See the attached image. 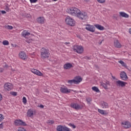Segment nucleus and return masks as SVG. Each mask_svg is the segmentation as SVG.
I'll list each match as a JSON object with an SVG mask.
<instances>
[{
  "instance_id": "obj_1",
  "label": "nucleus",
  "mask_w": 131,
  "mask_h": 131,
  "mask_svg": "<svg viewBox=\"0 0 131 131\" xmlns=\"http://www.w3.org/2000/svg\"><path fill=\"white\" fill-rule=\"evenodd\" d=\"M41 58L42 59H48L50 57V51L45 48H42L41 49Z\"/></svg>"
},
{
  "instance_id": "obj_2",
  "label": "nucleus",
  "mask_w": 131,
  "mask_h": 131,
  "mask_svg": "<svg viewBox=\"0 0 131 131\" xmlns=\"http://www.w3.org/2000/svg\"><path fill=\"white\" fill-rule=\"evenodd\" d=\"M71 108H73V109H75V110H81L83 108V105L79 104L78 103L73 102L70 104Z\"/></svg>"
},
{
  "instance_id": "obj_3",
  "label": "nucleus",
  "mask_w": 131,
  "mask_h": 131,
  "mask_svg": "<svg viewBox=\"0 0 131 131\" xmlns=\"http://www.w3.org/2000/svg\"><path fill=\"white\" fill-rule=\"evenodd\" d=\"M80 10L77 8H71L70 9L69 13L72 16L77 17V15L79 14Z\"/></svg>"
},
{
  "instance_id": "obj_4",
  "label": "nucleus",
  "mask_w": 131,
  "mask_h": 131,
  "mask_svg": "<svg viewBox=\"0 0 131 131\" xmlns=\"http://www.w3.org/2000/svg\"><path fill=\"white\" fill-rule=\"evenodd\" d=\"M77 18H78L79 20H86L88 18V13H86L85 12H81L80 11Z\"/></svg>"
},
{
  "instance_id": "obj_5",
  "label": "nucleus",
  "mask_w": 131,
  "mask_h": 131,
  "mask_svg": "<svg viewBox=\"0 0 131 131\" xmlns=\"http://www.w3.org/2000/svg\"><path fill=\"white\" fill-rule=\"evenodd\" d=\"M73 50L74 52H75L78 54H81L83 52V47L81 46L75 45L73 46Z\"/></svg>"
},
{
  "instance_id": "obj_6",
  "label": "nucleus",
  "mask_w": 131,
  "mask_h": 131,
  "mask_svg": "<svg viewBox=\"0 0 131 131\" xmlns=\"http://www.w3.org/2000/svg\"><path fill=\"white\" fill-rule=\"evenodd\" d=\"M66 22L67 24L70 26H74V25H75V21L70 16H67L66 17Z\"/></svg>"
},
{
  "instance_id": "obj_7",
  "label": "nucleus",
  "mask_w": 131,
  "mask_h": 131,
  "mask_svg": "<svg viewBox=\"0 0 131 131\" xmlns=\"http://www.w3.org/2000/svg\"><path fill=\"white\" fill-rule=\"evenodd\" d=\"M15 125H16L17 126L19 125H23L24 126H26L27 124L25 122H24L23 121L21 120H16L14 121Z\"/></svg>"
},
{
  "instance_id": "obj_8",
  "label": "nucleus",
  "mask_w": 131,
  "mask_h": 131,
  "mask_svg": "<svg viewBox=\"0 0 131 131\" xmlns=\"http://www.w3.org/2000/svg\"><path fill=\"white\" fill-rule=\"evenodd\" d=\"M4 89L6 91H11V90H13V84L11 83H5Z\"/></svg>"
},
{
  "instance_id": "obj_9",
  "label": "nucleus",
  "mask_w": 131,
  "mask_h": 131,
  "mask_svg": "<svg viewBox=\"0 0 131 131\" xmlns=\"http://www.w3.org/2000/svg\"><path fill=\"white\" fill-rule=\"evenodd\" d=\"M85 29L88 31H90V32H95L96 28L95 27H94V26L86 25V27L85 28Z\"/></svg>"
},
{
  "instance_id": "obj_10",
  "label": "nucleus",
  "mask_w": 131,
  "mask_h": 131,
  "mask_svg": "<svg viewBox=\"0 0 131 131\" xmlns=\"http://www.w3.org/2000/svg\"><path fill=\"white\" fill-rule=\"evenodd\" d=\"M121 125L123 127H124V128H129V127L131 126L130 123H129L128 121H125L122 122Z\"/></svg>"
},
{
  "instance_id": "obj_11",
  "label": "nucleus",
  "mask_w": 131,
  "mask_h": 131,
  "mask_svg": "<svg viewBox=\"0 0 131 131\" xmlns=\"http://www.w3.org/2000/svg\"><path fill=\"white\" fill-rule=\"evenodd\" d=\"M116 84L117 86H121L122 88H123L124 86H125L126 82H123L121 80H118L116 81Z\"/></svg>"
},
{
  "instance_id": "obj_12",
  "label": "nucleus",
  "mask_w": 131,
  "mask_h": 131,
  "mask_svg": "<svg viewBox=\"0 0 131 131\" xmlns=\"http://www.w3.org/2000/svg\"><path fill=\"white\" fill-rule=\"evenodd\" d=\"M60 92L63 94H69L71 92V90L68 89L67 88H60Z\"/></svg>"
},
{
  "instance_id": "obj_13",
  "label": "nucleus",
  "mask_w": 131,
  "mask_h": 131,
  "mask_svg": "<svg viewBox=\"0 0 131 131\" xmlns=\"http://www.w3.org/2000/svg\"><path fill=\"white\" fill-rule=\"evenodd\" d=\"M120 76L122 80H126L127 79V75H126V73H125L124 71L120 73Z\"/></svg>"
},
{
  "instance_id": "obj_14",
  "label": "nucleus",
  "mask_w": 131,
  "mask_h": 131,
  "mask_svg": "<svg viewBox=\"0 0 131 131\" xmlns=\"http://www.w3.org/2000/svg\"><path fill=\"white\" fill-rule=\"evenodd\" d=\"M19 57L20 59H22V60H24L25 61L27 59L26 53L24 52H20L19 54Z\"/></svg>"
},
{
  "instance_id": "obj_15",
  "label": "nucleus",
  "mask_w": 131,
  "mask_h": 131,
  "mask_svg": "<svg viewBox=\"0 0 131 131\" xmlns=\"http://www.w3.org/2000/svg\"><path fill=\"white\" fill-rule=\"evenodd\" d=\"M31 72H32V73H34V74H36V75H38V76H42L43 75L42 73L40 72V71L36 69H32L31 70Z\"/></svg>"
},
{
  "instance_id": "obj_16",
  "label": "nucleus",
  "mask_w": 131,
  "mask_h": 131,
  "mask_svg": "<svg viewBox=\"0 0 131 131\" xmlns=\"http://www.w3.org/2000/svg\"><path fill=\"white\" fill-rule=\"evenodd\" d=\"M66 129H67V127H66V126L61 125L57 126L56 128L57 131H66Z\"/></svg>"
},
{
  "instance_id": "obj_17",
  "label": "nucleus",
  "mask_w": 131,
  "mask_h": 131,
  "mask_svg": "<svg viewBox=\"0 0 131 131\" xmlns=\"http://www.w3.org/2000/svg\"><path fill=\"white\" fill-rule=\"evenodd\" d=\"M114 47H115V48H117L118 49H120V48L122 47L121 44H120L118 39H115L114 41Z\"/></svg>"
},
{
  "instance_id": "obj_18",
  "label": "nucleus",
  "mask_w": 131,
  "mask_h": 131,
  "mask_svg": "<svg viewBox=\"0 0 131 131\" xmlns=\"http://www.w3.org/2000/svg\"><path fill=\"white\" fill-rule=\"evenodd\" d=\"M21 35L22 36H23V37H25V38H27V37H28V36L30 35V33L25 30L22 32Z\"/></svg>"
},
{
  "instance_id": "obj_19",
  "label": "nucleus",
  "mask_w": 131,
  "mask_h": 131,
  "mask_svg": "<svg viewBox=\"0 0 131 131\" xmlns=\"http://www.w3.org/2000/svg\"><path fill=\"white\" fill-rule=\"evenodd\" d=\"M37 22L39 24H43L45 23V17H39L37 18Z\"/></svg>"
},
{
  "instance_id": "obj_20",
  "label": "nucleus",
  "mask_w": 131,
  "mask_h": 131,
  "mask_svg": "<svg viewBox=\"0 0 131 131\" xmlns=\"http://www.w3.org/2000/svg\"><path fill=\"white\" fill-rule=\"evenodd\" d=\"M74 80H75L76 84H78L79 82H81V81H82V78H81L79 76H76L75 77Z\"/></svg>"
},
{
  "instance_id": "obj_21",
  "label": "nucleus",
  "mask_w": 131,
  "mask_h": 131,
  "mask_svg": "<svg viewBox=\"0 0 131 131\" xmlns=\"http://www.w3.org/2000/svg\"><path fill=\"white\" fill-rule=\"evenodd\" d=\"M119 16L120 17H122L123 18H128V17H129L128 14H126L124 12H120Z\"/></svg>"
},
{
  "instance_id": "obj_22",
  "label": "nucleus",
  "mask_w": 131,
  "mask_h": 131,
  "mask_svg": "<svg viewBox=\"0 0 131 131\" xmlns=\"http://www.w3.org/2000/svg\"><path fill=\"white\" fill-rule=\"evenodd\" d=\"M73 66H72V64L70 63H67L63 66L64 69H70V68H72Z\"/></svg>"
},
{
  "instance_id": "obj_23",
  "label": "nucleus",
  "mask_w": 131,
  "mask_h": 131,
  "mask_svg": "<svg viewBox=\"0 0 131 131\" xmlns=\"http://www.w3.org/2000/svg\"><path fill=\"white\" fill-rule=\"evenodd\" d=\"M95 27L97 28V29H98V30H104L105 29V28L99 24H96L94 25Z\"/></svg>"
},
{
  "instance_id": "obj_24",
  "label": "nucleus",
  "mask_w": 131,
  "mask_h": 131,
  "mask_svg": "<svg viewBox=\"0 0 131 131\" xmlns=\"http://www.w3.org/2000/svg\"><path fill=\"white\" fill-rule=\"evenodd\" d=\"M27 115L28 117H32L33 116V111H32L31 109H30L27 112Z\"/></svg>"
},
{
  "instance_id": "obj_25",
  "label": "nucleus",
  "mask_w": 131,
  "mask_h": 131,
  "mask_svg": "<svg viewBox=\"0 0 131 131\" xmlns=\"http://www.w3.org/2000/svg\"><path fill=\"white\" fill-rule=\"evenodd\" d=\"M101 108H108V103H107L106 102H105L104 101L101 102Z\"/></svg>"
},
{
  "instance_id": "obj_26",
  "label": "nucleus",
  "mask_w": 131,
  "mask_h": 131,
  "mask_svg": "<svg viewBox=\"0 0 131 131\" xmlns=\"http://www.w3.org/2000/svg\"><path fill=\"white\" fill-rule=\"evenodd\" d=\"M98 112L102 115H107L108 114V113L106 111L98 109Z\"/></svg>"
},
{
  "instance_id": "obj_27",
  "label": "nucleus",
  "mask_w": 131,
  "mask_h": 131,
  "mask_svg": "<svg viewBox=\"0 0 131 131\" xmlns=\"http://www.w3.org/2000/svg\"><path fill=\"white\" fill-rule=\"evenodd\" d=\"M118 63L121 64L123 67H125L126 69H127V66H126V63H125L122 60H119L118 61Z\"/></svg>"
},
{
  "instance_id": "obj_28",
  "label": "nucleus",
  "mask_w": 131,
  "mask_h": 131,
  "mask_svg": "<svg viewBox=\"0 0 131 131\" xmlns=\"http://www.w3.org/2000/svg\"><path fill=\"white\" fill-rule=\"evenodd\" d=\"M92 90L94 92H96V93H100V90H99V88L97 86H93L92 87Z\"/></svg>"
},
{
  "instance_id": "obj_29",
  "label": "nucleus",
  "mask_w": 131,
  "mask_h": 131,
  "mask_svg": "<svg viewBox=\"0 0 131 131\" xmlns=\"http://www.w3.org/2000/svg\"><path fill=\"white\" fill-rule=\"evenodd\" d=\"M100 85H101V86H103V88H104V89H105V90H107V89H108L107 84H106L105 83L100 82Z\"/></svg>"
},
{
  "instance_id": "obj_30",
  "label": "nucleus",
  "mask_w": 131,
  "mask_h": 131,
  "mask_svg": "<svg viewBox=\"0 0 131 131\" xmlns=\"http://www.w3.org/2000/svg\"><path fill=\"white\" fill-rule=\"evenodd\" d=\"M68 83H70V84H72L73 83H74V84H76V82H75V80L74 79L69 80L68 81Z\"/></svg>"
},
{
  "instance_id": "obj_31",
  "label": "nucleus",
  "mask_w": 131,
  "mask_h": 131,
  "mask_svg": "<svg viewBox=\"0 0 131 131\" xmlns=\"http://www.w3.org/2000/svg\"><path fill=\"white\" fill-rule=\"evenodd\" d=\"M3 45H4V46H9V41L4 40L3 41Z\"/></svg>"
},
{
  "instance_id": "obj_32",
  "label": "nucleus",
  "mask_w": 131,
  "mask_h": 131,
  "mask_svg": "<svg viewBox=\"0 0 131 131\" xmlns=\"http://www.w3.org/2000/svg\"><path fill=\"white\" fill-rule=\"evenodd\" d=\"M86 102H88V104H90L91 102L92 101V98L88 97L86 98Z\"/></svg>"
},
{
  "instance_id": "obj_33",
  "label": "nucleus",
  "mask_w": 131,
  "mask_h": 131,
  "mask_svg": "<svg viewBox=\"0 0 131 131\" xmlns=\"http://www.w3.org/2000/svg\"><path fill=\"white\" fill-rule=\"evenodd\" d=\"M23 103H24V104H26V103H27V99H26V97H24L23 98Z\"/></svg>"
},
{
  "instance_id": "obj_34",
  "label": "nucleus",
  "mask_w": 131,
  "mask_h": 131,
  "mask_svg": "<svg viewBox=\"0 0 131 131\" xmlns=\"http://www.w3.org/2000/svg\"><path fill=\"white\" fill-rule=\"evenodd\" d=\"M26 42H27L28 43H30L31 42H32V39H27L25 40Z\"/></svg>"
},
{
  "instance_id": "obj_35",
  "label": "nucleus",
  "mask_w": 131,
  "mask_h": 131,
  "mask_svg": "<svg viewBox=\"0 0 131 131\" xmlns=\"http://www.w3.org/2000/svg\"><path fill=\"white\" fill-rule=\"evenodd\" d=\"M99 4H104L106 2V0H97Z\"/></svg>"
},
{
  "instance_id": "obj_36",
  "label": "nucleus",
  "mask_w": 131,
  "mask_h": 131,
  "mask_svg": "<svg viewBox=\"0 0 131 131\" xmlns=\"http://www.w3.org/2000/svg\"><path fill=\"white\" fill-rule=\"evenodd\" d=\"M4 115H3L2 114H0V122H2V121L4 120Z\"/></svg>"
},
{
  "instance_id": "obj_37",
  "label": "nucleus",
  "mask_w": 131,
  "mask_h": 131,
  "mask_svg": "<svg viewBox=\"0 0 131 131\" xmlns=\"http://www.w3.org/2000/svg\"><path fill=\"white\" fill-rule=\"evenodd\" d=\"M6 28L7 29H9L10 30H12V29H13V26H6Z\"/></svg>"
},
{
  "instance_id": "obj_38",
  "label": "nucleus",
  "mask_w": 131,
  "mask_h": 131,
  "mask_svg": "<svg viewBox=\"0 0 131 131\" xmlns=\"http://www.w3.org/2000/svg\"><path fill=\"white\" fill-rule=\"evenodd\" d=\"M18 131H26V129H24L23 127H19L18 129Z\"/></svg>"
},
{
  "instance_id": "obj_39",
  "label": "nucleus",
  "mask_w": 131,
  "mask_h": 131,
  "mask_svg": "<svg viewBox=\"0 0 131 131\" xmlns=\"http://www.w3.org/2000/svg\"><path fill=\"white\" fill-rule=\"evenodd\" d=\"M10 94L12 95V96H17V92H11Z\"/></svg>"
},
{
  "instance_id": "obj_40",
  "label": "nucleus",
  "mask_w": 131,
  "mask_h": 131,
  "mask_svg": "<svg viewBox=\"0 0 131 131\" xmlns=\"http://www.w3.org/2000/svg\"><path fill=\"white\" fill-rule=\"evenodd\" d=\"M54 121L53 120H49L48 121V123L50 124H54Z\"/></svg>"
},
{
  "instance_id": "obj_41",
  "label": "nucleus",
  "mask_w": 131,
  "mask_h": 131,
  "mask_svg": "<svg viewBox=\"0 0 131 131\" xmlns=\"http://www.w3.org/2000/svg\"><path fill=\"white\" fill-rule=\"evenodd\" d=\"M30 2L31 4H33L34 3H36V2H37V0H30Z\"/></svg>"
},
{
  "instance_id": "obj_42",
  "label": "nucleus",
  "mask_w": 131,
  "mask_h": 131,
  "mask_svg": "<svg viewBox=\"0 0 131 131\" xmlns=\"http://www.w3.org/2000/svg\"><path fill=\"white\" fill-rule=\"evenodd\" d=\"M70 126H71L73 128H76V126L74 124H70Z\"/></svg>"
},
{
  "instance_id": "obj_43",
  "label": "nucleus",
  "mask_w": 131,
  "mask_h": 131,
  "mask_svg": "<svg viewBox=\"0 0 131 131\" xmlns=\"http://www.w3.org/2000/svg\"><path fill=\"white\" fill-rule=\"evenodd\" d=\"M5 10L7 11V12H9V11H10V8H9V7H8V6H6Z\"/></svg>"
},
{
  "instance_id": "obj_44",
  "label": "nucleus",
  "mask_w": 131,
  "mask_h": 131,
  "mask_svg": "<svg viewBox=\"0 0 131 131\" xmlns=\"http://www.w3.org/2000/svg\"><path fill=\"white\" fill-rule=\"evenodd\" d=\"M39 107L40 108H41V109H43V107H44L45 106H43V105L41 104V105H40L39 106Z\"/></svg>"
},
{
  "instance_id": "obj_45",
  "label": "nucleus",
  "mask_w": 131,
  "mask_h": 131,
  "mask_svg": "<svg viewBox=\"0 0 131 131\" xmlns=\"http://www.w3.org/2000/svg\"><path fill=\"white\" fill-rule=\"evenodd\" d=\"M1 13H2V14H6V11H4V10H2L1 11Z\"/></svg>"
},
{
  "instance_id": "obj_46",
  "label": "nucleus",
  "mask_w": 131,
  "mask_h": 131,
  "mask_svg": "<svg viewBox=\"0 0 131 131\" xmlns=\"http://www.w3.org/2000/svg\"><path fill=\"white\" fill-rule=\"evenodd\" d=\"M2 100H3V96L0 94V101H2Z\"/></svg>"
},
{
  "instance_id": "obj_47",
  "label": "nucleus",
  "mask_w": 131,
  "mask_h": 131,
  "mask_svg": "<svg viewBox=\"0 0 131 131\" xmlns=\"http://www.w3.org/2000/svg\"><path fill=\"white\" fill-rule=\"evenodd\" d=\"M64 43V45H66V46H67V45H70V42H66Z\"/></svg>"
},
{
  "instance_id": "obj_48",
  "label": "nucleus",
  "mask_w": 131,
  "mask_h": 131,
  "mask_svg": "<svg viewBox=\"0 0 131 131\" xmlns=\"http://www.w3.org/2000/svg\"><path fill=\"white\" fill-rule=\"evenodd\" d=\"M85 59H86L87 60H91V57H86Z\"/></svg>"
},
{
  "instance_id": "obj_49",
  "label": "nucleus",
  "mask_w": 131,
  "mask_h": 131,
  "mask_svg": "<svg viewBox=\"0 0 131 131\" xmlns=\"http://www.w3.org/2000/svg\"><path fill=\"white\" fill-rule=\"evenodd\" d=\"M0 128H3V123L0 124Z\"/></svg>"
},
{
  "instance_id": "obj_50",
  "label": "nucleus",
  "mask_w": 131,
  "mask_h": 131,
  "mask_svg": "<svg viewBox=\"0 0 131 131\" xmlns=\"http://www.w3.org/2000/svg\"><path fill=\"white\" fill-rule=\"evenodd\" d=\"M105 84H106V85H109V84H110V83L109 82V81H107Z\"/></svg>"
},
{
  "instance_id": "obj_51",
  "label": "nucleus",
  "mask_w": 131,
  "mask_h": 131,
  "mask_svg": "<svg viewBox=\"0 0 131 131\" xmlns=\"http://www.w3.org/2000/svg\"><path fill=\"white\" fill-rule=\"evenodd\" d=\"M66 131H71V130H70V129H69L68 127H67Z\"/></svg>"
},
{
  "instance_id": "obj_52",
  "label": "nucleus",
  "mask_w": 131,
  "mask_h": 131,
  "mask_svg": "<svg viewBox=\"0 0 131 131\" xmlns=\"http://www.w3.org/2000/svg\"><path fill=\"white\" fill-rule=\"evenodd\" d=\"M129 34H131V29H129Z\"/></svg>"
},
{
  "instance_id": "obj_53",
  "label": "nucleus",
  "mask_w": 131,
  "mask_h": 131,
  "mask_svg": "<svg viewBox=\"0 0 131 131\" xmlns=\"http://www.w3.org/2000/svg\"><path fill=\"white\" fill-rule=\"evenodd\" d=\"M102 41H103V40L101 41V42H100V45H101V43H102Z\"/></svg>"
},
{
  "instance_id": "obj_54",
  "label": "nucleus",
  "mask_w": 131,
  "mask_h": 131,
  "mask_svg": "<svg viewBox=\"0 0 131 131\" xmlns=\"http://www.w3.org/2000/svg\"><path fill=\"white\" fill-rule=\"evenodd\" d=\"M58 0H53L54 2H57Z\"/></svg>"
},
{
  "instance_id": "obj_55",
  "label": "nucleus",
  "mask_w": 131,
  "mask_h": 131,
  "mask_svg": "<svg viewBox=\"0 0 131 131\" xmlns=\"http://www.w3.org/2000/svg\"><path fill=\"white\" fill-rule=\"evenodd\" d=\"M113 78L114 79H115V77H113Z\"/></svg>"
}]
</instances>
